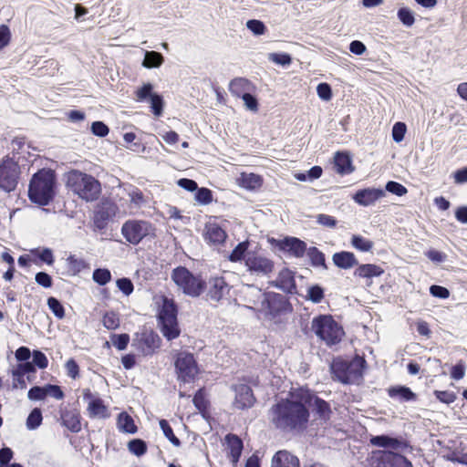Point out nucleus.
Listing matches in <instances>:
<instances>
[{
  "instance_id": "nucleus-1",
  "label": "nucleus",
  "mask_w": 467,
  "mask_h": 467,
  "mask_svg": "<svg viewBox=\"0 0 467 467\" xmlns=\"http://www.w3.org/2000/svg\"><path fill=\"white\" fill-rule=\"evenodd\" d=\"M301 389L290 392L289 398L282 399L269 410L271 423L284 431H303L308 423L309 411L306 407Z\"/></svg>"
},
{
  "instance_id": "nucleus-2",
  "label": "nucleus",
  "mask_w": 467,
  "mask_h": 467,
  "mask_svg": "<svg viewBox=\"0 0 467 467\" xmlns=\"http://www.w3.org/2000/svg\"><path fill=\"white\" fill-rule=\"evenodd\" d=\"M55 174L49 170L36 172L29 184L28 196L33 202L47 205L55 195Z\"/></svg>"
},
{
  "instance_id": "nucleus-3",
  "label": "nucleus",
  "mask_w": 467,
  "mask_h": 467,
  "mask_svg": "<svg viewBox=\"0 0 467 467\" xmlns=\"http://www.w3.org/2000/svg\"><path fill=\"white\" fill-rule=\"evenodd\" d=\"M67 186L87 202L97 200L100 193V183L93 176L79 171H71L67 175Z\"/></svg>"
},
{
  "instance_id": "nucleus-4",
  "label": "nucleus",
  "mask_w": 467,
  "mask_h": 467,
  "mask_svg": "<svg viewBox=\"0 0 467 467\" xmlns=\"http://www.w3.org/2000/svg\"><path fill=\"white\" fill-rule=\"evenodd\" d=\"M365 359L356 357L351 361L335 360L331 365L334 378L345 384L358 383L362 379Z\"/></svg>"
},
{
  "instance_id": "nucleus-5",
  "label": "nucleus",
  "mask_w": 467,
  "mask_h": 467,
  "mask_svg": "<svg viewBox=\"0 0 467 467\" xmlns=\"http://www.w3.org/2000/svg\"><path fill=\"white\" fill-rule=\"evenodd\" d=\"M312 331L327 345L338 343L344 331L342 327L332 318L331 316H319L312 320Z\"/></svg>"
},
{
  "instance_id": "nucleus-6",
  "label": "nucleus",
  "mask_w": 467,
  "mask_h": 467,
  "mask_svg": "<svg viewBox=\"0 0 467 467\" xmlns=\"http://www.w3.org/2000/svg\"><path fill=\"white\" fill-rule=\"evenodd\" d=\"M171 279L180 290L192 297L199 296L204 287V282L199 276L193 275L182 266L173 269Z\"/></svg>"
},
{
  "instance_id": "nucleus-7",
  "label": "nucleus",
  "mask_w": 467,
  "mask_h": 467,
  "mask_svg": "<svg viewBox=\"0 0 467 467\" xmlns=\"http://www.w3.org/2000/svg\"><path fill=\"white\" fill-rule=\"evenodd\" d=\"M161 331L168 339L172 340L179 337L180 328L177 321V307L174 302L165 298L159 314Z\"/></svg>"
},
{
  "instance_id": "nucleus-8",
  "label": "nucleus",
  "mask_w": 467,
  "mask_h": 467,
  "mask_svg": "<svg viewBox=\"0 0 467 467\" xmlns=\"http://www.w3.org/2000/svg\"><path fill=\"white\" fill-rule=\"evenodd\" d=\"M121 234L131 244H138L144 237L154 234V227L147 221L130 220L123 223Z\"/></svg>"
},
{
  "instance_id": "nucleus-9",
  "label": "nucleus",
  "mask_w": 467,
  "mask_h": 467,
  "mask_svg": "<svg viewBox=\"0 0 467 467\" xmlns=\"http://www.w3.org/2000/svg\"><path fill=\"white\" fill-rule=\"evenodd\" d=\"M244 265L251 275L256 276L268 275L275 267L274 262L259 251L247 253Z\"/></svg>"
},
{
  "instance_id": "nucleus-10",
  "label": "nucleus",
  "mask_w": 467,
  "mask_h": 467,
  "mask_svg": "<svg viewBox=\"0 0 467 467\" xmlns=\"http://www.w3.org/2000/svg\"><path fill=\"white\" fill-rule=\"evenodd\" d=\"M175 368L178 379L183 382L193 381L199 373V368L193 355L186 351L177 354Z\"/></svg>"
},
{
  "instance_id": "nucleus-11",
  "label": "nucleus",
  "mask_w": 467,
  "mask_h": 467,
  "mask_svg": "<svg viewBox=\"0 0 467 467\" xmlns=\"http://www.w3.org/2000/svg\"><path fill=\"white\" fill-rule=\"evenodd\" d=\"M19 168L18 165L9 158L3 160L0 163V188L5 192L14 191L17 185Z\"/></svg>"
},
{
  "instance_id": "nucleus-12",
  "label": "nucleus",
  "mask_w": 467,
  "mask_h": 467,
  "mask_svg": "<svg viewBox=\"0 0 467 467\" xmlns=\"http://www.w3.org/2000/svg\"><path fill=\"white\" fill-rule=\"evenodd\" d=\"M83 400L88 403L87 412L92 419H108L110 416L108 406L97 393L91 392L89 389L82 390Z\"/></svg>"
},
{
  "instance_id": "nucleus-13",
  "label": "nucleus",
  "mask_w": 467,
  "mask_h": 467,
  "mask_svg": "<svg viewBox=\"0 0 467 467\" xmlns=\"http://www.w3.org/2000/svg\"><path fill=\"white\" fill-rule=\"evenodd\" d=\"M206 297L207 300L213 302H219L221 300L226 299L229 296L231 286L225 281L224 277L215 275L211 276L206 285Z\"/></svg>"
},
{
  "instance_id": "nucleus-14",
  "label": "nucleus",
  "mask_w": 467,
  "mask_h": 467,
  "mask_svg": "<svg viewBox=\"0 0 467 467\" xmlns=\"http://www.w3.org/2000/svg\"><path fill=\"white\" fill-rule=\"evenodd\" d=\"M301 393L303 395L301 399L305 401L306 407H311L313 411L324 420L330 418L331 409L327 401L316 396L307 389L301 388Z\"/></svg>"
},
{
  "instance_id": "nucleus-15",
  "label": "nucleus",
  "mask_w": 467,
  "mask_h": 467,
  "mask_svg": "<svg viewBox=\"0 0 467 467\" xmlns=\"http://www.w3.org/2000/svg\"><path fill=\"white\" fill-rule=\"evenodd\" d=\"M386 192L379 188H365L356 192L352 196L353 201L360 206L374 205L379 200L385 197Z\"/></svg>"
},
{
  "instance_id": "nucleus-16",
  "label": "nucleus",
  "mask_w": 467,
  "mask_h": 467,
  "mask_svg": "<svg viewBox=\"0 0 467 467\" xmlns=\"http://www.w3.org/2000/svg\"><path fill=\"white\" fill-rule=\"evenodd\" d=\"M133 346L143 355H150L160 348V337L152 331H145L134 340Z\"/></svg>"
},
{
  "instance_id": "nucleus-17",
  "label": "nucleus",
  "mask_w": 467,
  "mask_h": 467,
  "mask_svg": "<svg viewBox=\"0 0 467 467\" xmlns=\"http://www.w3.org/2000/svg\"><path fill=\"white\" fill-rule=\"evenodd\" d=\"M245 296L247 302L252 304L251 306H248L249 308L266 312L269 306V301L266 295L260 289L254 286H248Z\"/></svg>"
},
{
  "instance_id": "nucleus-18",
  "label": "nucleus",
  "mask_w": 467,
  "mask_h": 467,
  "mask_svg": "<svg viewBox=\"0 0 467 467\" xmlns=\"http://www.w3.org/2000/svg\"><path fill=\"white\" fill-rule=\"evenodd\" d=\"M370 443L377 447L390 448L399 451H405L409 449V445L404 440L388 435L374 436L370 439Z\"/></svg>"
},
{
  "instance_id": "nucleus-19",
  "label": "nucleus",
  "mask_w": 467,
  "mask_h": 467,
  "mask_svg": "<svg viewBox=\"0 0 467 467\" xmlns=\"http://www.w3.org/2000/svg\"><path fill=\"white\" fill-rule=\"evenodd\" d=\"M235 400L234 405L235 408L244 410L253 406L254 398L252 389L245 384L235 386Z\"/></svg>"
},
{
  "instance_id": "nucleus-20",
  "label": "nucleus",
  "mask_w": 467,
  "mask_h": 467,
  "mask_svg": "<svg viewBox=\"0 0 467 467\" xmlns=\"http://www.w3.org/2000/svg\"><path fill=\"white\" fill-rule=\"evenodd\" d=\"M203 236L209 244L219 245L225 241L227 234L217 223H208L205 225Z\"/></svg>"
},
{
  "instance_id": "nucleus-21",
  "label": "nucleus",
  "mask_w": 467,
  "mask_h": 467,
  "mask_svg": "<svg viewBox=\"0 0 467 467\" xmlns=\"http://www.w3.org/2000/svg\"><path fill=\"white\" fill-rule=\"evenodd\" d=\"M383 467H413L411 462L400 453L390 451L380 452Z\"/></svg>"
},
{
  "instance_id": "nucleus-22",
  "label": "nucleus",
  "mask_w": 467,
  "mask_h": 467,
  "mask_svg": "<svg viewBox=\"0 0 467 467\" xmlns=\"http://www.w3.org/2000/svg\"><path fill=\"white\" fill-rule=\"evenodd\" d=\"M255 86L244 78H236L229 84L231 94L237 98H241L248 92H255Z\"/></svg>"
},
{
  "instance_id": "nucleus-23",
  "label": "nucleus",
  "mask_w": 467,
  "mask_h": 467,
  "mask_svg": "<svg viewBox=\"0 0 467 467\" xmlns=\"http://www.w3.org/2000/svg\"><path fill=\"white\" fill-rule=\"evenodd\" d=\"M281 249L287 251L295 257H302L306 251V244L296 237H286L280 244Z\"/></svg>"
},
{
  "instance_id": "nucleus-24",
  "label": "nucleus",
  "mask_w": 467,
  "mask_h": 467,
  "mask_svg": "<svg viewBox=\"0 0 467 467\" xmlns=\"http://www.w3.org/2000/svg\"><path fill=\"white\" fill-rule=\"evenodd\" d=\"M273 283L276 287L286 293H293L296 289L294 274L287 268L282 269L279 272L276 280Z\"/></svg>"
},
{
  "instance_id": "nucleus-25",
  "label": "nucleus",
  "mask_w": 467,
  "mask_h": 467,
  "mask_svg": "<svg viewBox=\"0 0 467 467\" xmlns=\"http://www.w3.org/2000/svg\"><path fill=\"white\" fill-rule=\"evenodd\" d=\"M271 467H299V460L287 451H279L274 455Z\"/></svg>"
},
{
  "instance_id": "nucleus-26",
  "label": "nucleus",
  "mask_w": 467,
  "mask_h": 467,
  "mask_svg": "<svg viewBox=\"0 0 467 467\" xmlns=\"http://www.w3.org/2000/svg\"><path fill=\"white\" fill-rule=\"evenodd\" d=\"M332 259L333 263L342 269H349L358 264L355 254L346 251L334 254Z\"/></svg>"
},
{
  "instance_id": "nucleus-27",
  "label": "nucleus",
  "mask_w": 467,
  "mask_h": 467,
  "mask_svg": "<svg viewBox=\"0 0 467 467\" xmlns=\"http://www.w3.org/2000/svg\"><path fill=\"white\" fill-rule=\"evenodd\" d=\"M63 425L72 432L81 431L80 415L77 410H67L61 415Z\"/></svg>"
},
{
  "instance_id": "nucleus-28",
  "label": "nucleus",
  "mask_w": 467,
  "mask_h": 467,
  "mask_svg": "<svg viewBox=\"0 0 467 467\" xmlns=\"http://www.w3.org/2000/svg\"><path fill=\"white\" fill-rule=\"evenodd\" d=\"M239 186L247 190H255L262 184V178L254 173L242 172L236 179Z\"/></svg>"
},
{
  "instance_id": "nucleus-29",
  "label": "nucleus",
  "mask_w": 467,
  "mask_h": 467,
  "mask_svg": "<svg viewBox=\"0 0 467 467\" xmlns=\"http://www.w3.org/2000/svg\"><path fill=\"white\" fill-rule=\"evenodd\" d=\"M384 273V270L373 264H366L359 265L354 272V275L362 278H371L379 276Z\"/></svg>"
},
{
  "instance_id": "nucleus-30",
  "label": "nucleus",
  "mask_w": 467,
  "mask_h": 467,
  "mask_svg": "<svg viewBox=\"0 0 467 467\" xmlns=\"http://www.w3.org/2000/svg\"><path fill=\"white\" fill-rule=\"evenodd\" d=\"M334 164L336 171L340 174H347L353 171L350 157L347 153H336Z\"/></svg>"
},
{
  "instance_id": "nucleus-31",
  "label": "nucleus",
  "mask_w": 467,
  "mask_h": 467,
  "mask_svg": "<svg viewBox=\"0 0 467 467\" xmlns=\"http://www.w3.org/2000/svg\"><path fill=\"white\" fill-rule=\"evenodd\" d=\"M117 426L118 429L122 432L133 434L137 431V427L132 417L126 412H121L119 414Z\"/></svg>"
},
{
  "instance_id": "nucleus-32",
  "label": "nucleus",
  "mask_w": 467,
  "mask_h": 467,
  "mask_svg": "<svg viewBox=\"0 0 467 467\" xmlns=\"http://www.w3.org/2000/svg\"><path fill=\"white\" fill-rule=\"evenodd\" d=\"M388 392L389 397L398 399L400 401H410L416 398V395L410 390V389L404 386L390 388Z\"/></svg>"
},
{
  "instance_id": "nucleus-33",
  "label": "nucleus",
  "mask_w": 467,
  "mask_h": 467,
  "mask_svg": "<svg viewBox=\"0 0 467 467\" xmlns=\"http://www.w3.org/2000/svg\"><path fill=\"white\" fill-rule=\"evenodd\" d=\"M164 61L163 56L156 51H146L142 66L147 68L159 67Z\"/></svg>"
},
{
  "instance_id": "nucleus-34",
  "label": "nucleus",
  "mask_w": 467,
  "mask_h": 467,
  "mask_svg": "<svg viewBox=\"0 0 467 467\" xmlns=\"http://www.w3.org/2000/svg\"><path fill=\"white\" fill-rule=\"evenodd\" d=\"M67 267L68 272L72 275H78L83 269L88 267V264L86 261L80 257H77L76 255H69L67 258Z\"/></svg>"
},
{
  "instance_id": "nucleus-35",
  "label": "nucleus",
  "mask_w": 467,
  "mask_h": 467,
  "mask_svg": "<svg viewBox=\"0 0 467 467\" xmlns=\"http://www.w3.org/2000/svg\"><path fill=\"white\" fill-rule=\"evenodd\" d=\"M248 245L249 243L246 241L239 243L228 256L229 260L234 263L240 262L242 260L245 262V256L247 253L250 252L248 251Z\"/></svg>"
},
{
  "instance_id": "nucleus-36",
  "label": "nucleus",
  "mask_w": 467,
  "mask_h": 467,
  "mask_svg": "<svg viewBox=\"0 0 467 467\" xmlns=\"http://www.w3.org/2000/svg\"><path fill=\"white\" fill-rule=\"evenodd\" d=\"M307 255L313 266H321L327 269L325 255L317 247H310L307 251Z\"/></svg>"
},
{
  "instance_id": "nucleus-37",
  "label": "nucleus",
  "mask_w": 467,
  "mask_h": 467,
  "mask_svg": "<svg viewBox=\"0 0 467 467\" xmlns=\"http://www.w3.org/2000/svg\"><path fill=\"white\" fill-rule=\"evenodd\" d=\"M351 244L361 252H368L373 247V242L360 235H353Z\"/></svg>"
},
{
  "instance_id": "nucleus-38",
  "label": "nucleus",
  "mask_w": 467,
  "mask_h": 467,
  "mask_svg": "<svg viewBox=\"0 0 467 467\" xmlns=\"http://www.w3.org/2000/svg\"><path fill=\"white\" fill-rule=\"evenodd\" d=\"M92 278L99 285H105L111 280V273L107 268H98L94 270Z\"/></svg>"
},
{
  "instance_id": "nucleus-39",
  "label": "nucleus",
  "mask_w": 467,
  "mask_h": 467,
  "mask_svg": "<svg viewBox=\"0 0 467 467\" xmlns=\"http://www.w3.org/2000/svg\"><path fill=\"white\" fill-rule=\"evenodd\" d=\"M129 451L136 456L145 454L147 451L146 442L140 439H134L128 443Z\"/></svg>"
},
{
  "instance_id": "nucleus-40",
  "label": "nucleus",
  "mask_w": 467,
  "mask_h": 467,
  "mask_svg": "<svg viewBox=\"0 0 467 467\" xmlns=\"http://www.w3.org/2000/svg\"><path fill=\"white\" fill-rule=\"evenodd\" d=\"M160 427L163 431L164 436L176 447L181 445L180 440L174 435L171 427L166 420H160Z\"/></svg>"
},
{
  "instance_id": "nucleus-41",
  "label": "nucleus",
  "mask_w": 467,
  "mask_h": 467,
  "mask_svg": "<svg viewBox=\"0 0 467 467\" xmlns=\"http://www.w3.org/2000/svg\"><path fill=\"white\" fill-rule=\"evenodd\" d=\"M42 422V413L39 409H34L27 417L26 427L28 430H36Z\"/></svg>"
},
{
  "instance_id": "nucleus-42",
  "label": "nucleus",
  "mask_w": 467,
  "mask_h": 467,
  "mask_svg": "<svg viewBox=\"0 0 467 467\" xmlns=\"http://www.w3.org/2000/svg\"><path fill=\"white\" fill-rule=\"evenodd\" d=\"M227 442L231 448V452L233 456H240L243 449V442L241 439H239L235 435L229 434L226 436Z\"/></svg>"
},
{
  "instance_id": "nucleus-43",
  "label": "nucleus",
  "mask_w": 467,
  "mask_h": 467,
  "mask_svg": "<svg viewBox=\"0 0 467 467\" xmlns=\"http://www.w3.org/2000/svg\"><path fill=\"white\" fill-rule=\"evenodd\" d=\"M398 17L406 26H411L415 22L413 12L407 7H401L399 9Z\"/></svg>"
},
{
  "instance_id": "nucleus-44",
  "label": "nucleus",
  "mask_w": 467,
  "mask_h": 467,
  "mask_svg": "<svg viewBox=\"0 0 467 467\" xmlns=\"http://www.w3.org/2000/svg\"><path fill=\"white\" fill-rule=\"evenodd\" d=\"M102 322L103 326L109 330H114L119 326V316L114 312L106 313L103 317Z\"/></svg>"
},
{
  "instance_id": "nucleus-45",
  "label": "nucleus",
  "mask_w": 467,
  "mask_h": 467,
  "mask_svg": "<svg viewBox=\"0 0 467 467\" xmlns=\"http://www.w3.org/2000/svg\"><path fill=\"white\" fill-rule=\"evenodd\" d=\"M47 306L54 315L58 318H63L65 316L64 307L61 303L55 297L47 299Z\"/></svg>"
},
{
  "instance_id": "nucleus-46",
  "label": "nucleus",
  "mask_w": 467,
  "mask_h": 467,
  "mask_svg": "<svg viewBox=\"0 0 467 467\" xmlns=\"http://www.w3.org/2000/svg\"><path fill=\"white\" fill-rule=\"evenodd\" d=\"M306 297L314 303H319L324 297V290L319 285H313L307 289Z\"/></svg>"
},
{
  "instance_id": "nucleus-47",
  "label": "nucleus",
  "mask_w": 467,
  "mask_h": 467,
  "mask_svg": "<svg viewBox=\"0 0 467 467\" xmlns=\"http://www.w3.org/2000/svg\"><path fill=\"white\" fill-rule=\"evenodd\" d=\"M114 213V211L105 210L100 208L95 214V223L99 228H102L104 223Z\"/></svg>"
},
{
  "instance_id": "nucleus-48",
  "label": "nucleus",
  "mask_w": 467,
  "mask_h": 467,
  "mask_svg": "<svg viewBox=\"0 0 467 467\" xmlns=\"http://www.w3.org/2000/svg\"><path fill=\"white\" fill-rule=\"evenodd\" d=\"M111 341L115 348L119 350H123L130 342V337L128 334L112 335Z\"/></svg>"
},
{
  "instance_id": "nucleus-49",
  "label": "nucleus",
  "mask_w": 467,
  "mask_h": 467,
  "mask_svg": "<svg viewBox=\"0 0 467 467\" xmlns=\"http://www.w3.org/2000/svg\"><path fill=\"white\" fill-rule=\"evenodd\" d=\"M407 128L403 122H396L392 128V138L396 142H400L405 136Z\"/></svg>"
},
{
  "instance_id": "nucleus-50",
  "label": "nucleus",
  "mask_w": 467,
  "mask_h": 467,
  "mask_svg": "<svg viewBox=\"0 0 467 467\" xmlns=\"http://www.w3.org/2000/svg\"><path fill=\"white\" fill-rule=\"evenodd\" d=\"M268 58L272 62L282 66H288L292 62V58L288 54L270 53Z\"/></svg>"
},
{
  "instance_id": "nucleus-51",
  "label": "nucleus",
  "mask_w": 467,
  "mask_h": 467,
  "mask_svg": "<svg viewBox=\"0 0 467 467\" xmlns=\"http://www.w3.org/2000/svg\"><path fill=\"white\" fill-rule=\"evenodd\" d=\"M150 108L155 116H161L162 113V99L160 95L154 93L150 98Z\"/></svg>"
},
{
  "instance_id": "nucleus-52",
  "label": "nucleus",
  "mask_w": 467,
  "mask_h": 467,
  "mask_svg": "<svg viewBox=\"0 0 467 467\" xmlns=\"http://www.w3.org/2000/svg\"><path fill=\"white\" fill-rule=\"evenodd\" d=\"M254 93V92H248L241 98L248 110L256 112L258 110V101L253 95Z\"/></svg>"
},
{
  "instance_id": "nucleus-53",
  "label": "nucleus",
  "mask_w": 467,
  "mask_h": 467,
  "mask_svg": "<svg viewBox=\"0 0 467 467\" xmlns=\"http://www.w3.org/2000/svg\"><path fill=\"white\" fill-rule=\"evenodd\" d=\"M386 191L396 194L398 196H403L407 193V188L402 184L390 181L386 184Z\"/></svg>"
},
{
  "instance_id": "nucleus-54",
  "label": "nucleus",
  "mask_w": 467,
  "mask_h": 467,
  "mask_svg": "<svg viewBox=\"0 0 467 467\" xmlns=\"http://www.w3.org/2000/svg\"><path fill=\"white\" fill-rule=\"evenodd\" d=\"M118 288L125 295L130 296L134 289L133 284L130 279L123 277L119 278L116 282Z\"/></svg>"
},
{
  "instance_id": "nucleus-55",
  "label": "nucleus",
  "mask_w": 467,
  "mask_h": 467,
  "mask_svg": "<svg viewBox=\"0 0 467 467\" xmlns=\"http://www.w3.org/2000/svg\"><path fill=\"white\" fill-rule=\"evenodd\" d=\"M317 223L327 228H335L337 226V220L328 214L320 213L317 215Z\"/></svg>"
},
{
  "instance_id": "nucleus-56",
  "label": "nucleus",
  "mask_w": 467,
  "mask_h": 467,
  "mask_svg": "<svg viewBox=\"0 0 467 467\" xmlns=\"http://www.w3.org/2000/svg\"><path fill=\"white\" fill-rule=\"evenodd\" d=\"M91 131L98 137H105L109 134V127L102 121H94L91 125Z\"/></svg>"
},
{
  "instance_id": "nucleus-57",
  "label": "nucleus",
  "mask_w": 467,
  "mask_h": 467,
  "mask_svg": "<svg viewBox=\"0 0 467 467\" xmlns=\"http://www.w3.org/2000/svg\"><path fill=\"white\" fill-rule=\"evenodd\" d=\"M246 26L256 36L263 35L265 31V26L264 23L255 19L247 21Z\"/></svg>"
},
{
  "instance_id": "nucleus-58",
  "label": "nucleus",
  "mask_w": 467,
  "mask_h": 467,
  "mask_svg": "<svg viewBox=\"0 0 467 467\" xmlns=\"http://www.w3.org/2000/svg\"><path fill=\"white\" fill-rule=\"evenodd\" d=\"M28 399L33 400H41L47 397L46 387H33L28 391Z\"/></svg>"
},
{
  "instance_id": "nucleus-59",
  "label": "nucleus",
  "mask_w": 467,
  "mask_h": 467,
  "mask_svg": "<svg viewBox=\"0 0 467 467\" xmlns=\"http://www.w3.org/2000/svg\"><path fill=\"white\" fill-rule=\"evenodd\" d=\"M195 199L202 204L210 203L212 202V192L207 188L197 189Z\"/></svg>"
},
{
  "instance_id": "nucleus-60",
  "label": "nucleus",
  "mask_w": 467,
  "mask_h": 467,
  "mask_svg": "<svg viewBox=\"0 0 467 467\" xmlns=\"http://www.w3.org/2000/svg\"><path fill=\"white\" fill-rule=\"evenodd\" d=\"M317 92L318 97L325 101H328L332 97V90L327 83L318 84L317 87Z\"/></svg>"
},
{
  "instance_id": "nucleus-61",
  "label": "nucleus",
  "mask_w": 467,
  "mask_h": 467,
  "mask_svg": "<svg viewBox=\"0 0 467 467\" xmlns=\"http://www.w3.org/2000/svg\"><path fill=\"white\" fill-rule=\"evenodd\" d=\"M33 364L39 368H46L48 366V360L43 352L35 350L33 352Z\"/></svg>"
},
{
  "instance_id": "nucleus-62",
  "label": "nucleus",
  "mask_w": 467,
  "mask_h": 467,
  "mask_svg": "<svg viewBox=\"0 0 467 467\" xmlns=\"http://www.w3.org/2000/svg\"><path fill=\"white\" fill-rule=\"evenodd\" d=\"M152 93V85L150 83L144 84L140 88L136 91V97L138 101H143L147 98H150Z\"/></svg>"
},
{
  "instance_id": "nucleus-63",
  "label": "nucleus",
  "mask_w": 467,
  "mask_h": 467,
  "mask_svg": "<svg viewBox=\"0 0 467 467\" xmlns=\"http://www.w3.org/2000/svg\"><path fill=\"white\" fill-rule=\"evenodd\" d=\"M434 395L440 401L446 404H451L456 400L455 394L451 391L435 390Z\"/></svg>"
},
{
  "instance_id": "nucleus-64",
  "label": "nucleus",
  "mask_w": 467,
  "mask_h": 467,
  "mask_svg": "<svg viewBox=\"0 0 467 467\" xmlns=\"http://www.w3.org/2000/svg\"><path fill=\"white\" fill-rule=\"evenodd\" d=\"M65 368H66L67 374L68 377H70L74 379L78 377L79 368H78V365L77 364V362L73 358H70L67 361Z\"/></svg>"
}]
</instances>
